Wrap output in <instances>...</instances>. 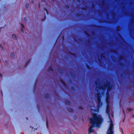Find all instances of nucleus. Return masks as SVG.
<instances>
[{
  "label": "nucleus",
  "mask_w": 134,
  "mask_h": 134,
  "mask_svg": "<svg viewBox=\"0 0 134 134\" xmlns=\"http://www.w3.org/2000/svg\"><path fill=\"white\" fill-rule=\"evenodd\" d=\"M92 118H90V123L92 125L89 129V134H97L94 131L93 128L94 127H99L103 121L102 118L100 115H97L94 113L92 114Z\"/></svg>",
  "instance_id": "obj_1"
},
{
  "label": "nucleus",
  "mask_w": 134,
  "mask_h": 134,
  "mask_svg": "<svg viewBox=\"0 0 134 134\" xmlns=\"http://www.w3.org/2000/svg\"><path fill=\"white\" fill-rule=\"evenodd\" d=\"M96 94L97 96V101L98 104L97 105V108L98 109H99L101 106L102 105V103L100 102V97L101 96L100 95L99 92L98 93H97Z\"/></svg>",
  "instance_id": "obj_2"
},
{
  "label": "nucleus",
  "mask_w": 134,
  "mask_h": 134,
  "mask_svg": "<svg viewBox=\"0 0 134 134\" xmlns=\"http://www.w3.org/2000/svg\"><path fill=\"white\" fill-rule=\"evenodd\" d=\"M21 31L23 32H24L23 30V28L24 27V25L23 24H21Z\"/></svg>",
  "instance_id": "obj_3"
},
{
  "label": "nucleus",
  "mask_w": 134,
  "mask_h": 134,
  "mask_svg": "<svg viewBox=\"0 0 134 134\" xmlns=\"http://www.w3.org/2000/svg\"><path fill=\"white\" fill-rule=\"evenodd\" d=\"M12 37L14 39H16V36L15 35L13 34L12 35Z\"/></svg>",
  "instance_id": "obj_4"
},
{
  "label": "nucleus",
  "mask_w": 134,
  "mask_h": 134,
  "mask_svg": "<svg viewBox=\"0 0 134 134\" xmlns=\"http://www.w3.org/2000/svg\"><path fill=\"white\" fill-rule=\"evenodd\" d=\"M15 54L14 53H12L10 54V56L12 58H13Z\"/></svg>",
  "instance_id": "obj_5"
},
{
  "label": "nucleus",
  "mask_w": 134,
  "mask_h": 134,
  "mask_svg": "<svg viewBox=\"0 0 134 134\" xmlns=\"http://www.w3.org/2000/svg\"><path fill=\"white\" fill-rule=\"evenodd\" d=\"M25 6L26 8H28V7L29 6V3H26L25 4Z\"/></svg>",
  "instance_id": "obj_6"
},
{
  "label": "nucleus",
  "mask_w": 134,
  "mask_h": 134,
  "mask_svg": "<svg viewBox=\"0 0 134 134\" xmlns=\"http://www.w3.org/2000/svg\"><path fill=\"white\" fill-rule=\"evenodd\" d=\"M107 134H113V132H108Z\"/></svg>",
  "instance_id": "obj_7"
},
{
  "label": "nucleus",
  "mask_w": 134,
  "mask_h": 134,
  "mask_svg": "<svg viewBox=\"0 0 134 134\" xmlns=\"http://www.w3.org/2000/svg\"><path fill=\"white\" fill-rule=\"evenodd\" d=\"M29 62H30V61L29 60L26 63V64H25V66H26L27 65V64L29 63Z\"/></svg>",
  "instance_id": "obj_8"
},
{
  "label": "nucleus",
  "mask_w": 134,
  "mask_h": 134,
  "mask_svg": "<svg viewBox=\"0 0 134 134\" xmlns=\"http://www.w3.org/2000/svg\"><path fill=\"white\" fill-rule=\"evenodd\" d=\"M52 70V68L51 67H50L49 68V71H50Z\"/></svg>",
  "instance_id": "obj_9"
},
{
  "label": "nucleus",
  "mask_w": 134,
  "mask_h": 134,
  "mask_svg": "<svg viewBox=\"0 0 134 134\" xmlns=\"http://www.w3.org/2000/svg\"><path fill=\"white\" fill-rule=\"evenodd\" d=\"M44 10L46 11L47 13V14H48V11H47V10L45 8H44Z\"/></svg>",
  "instance_id": "obj_10"
},
{
  "label": "nucleus",
  "mask_w": 134,
  "mask_h": 134,
  "mask_svg": "<svg viewBox=\"0 0 134 134\" xmlns=\"http://www.w3.org/2000/svg\"><path fill=\"white\" fill-rule=\"evenodd\" d=\"M0 47L1 48H3L1 44H0Z\"/></svg>",
  "instance_id": "obj_11"
},
{
  "label": "nucleus",
  "mask_w": 134,
  "mask_h": 134,
  "mask_svg": "<svg viewBox=\"0 0 134 134\" xmlns=\"http://www.w3.org/2000/svg\"><path fill=\"white\" fill-rule=\"evenodd\" d=\"M46 125H47V126H48V122L47 121V120Z\"/></svg>",
  "instance_id": "obj_12"
},
{
  "label": "nucleus",
  "mask_w": 134,
  "mask_h": 134,
  "mask_svg": "<svg viewBox=\"0 0 134 134\" xmlns=\"http://www.w3.org/2000/svg\"><path fill=\"white\" fill-rule=\"evenodd\" d=\"M68 132L69 133H71V131H68Z\"/></svg>",
  "instance_id": "obj_13"
},
{
  "label": "nucleus",
  "mask_w": 134,
  "mask_h": 134,
  "mask_svg": "<svg viewBox=\"0 0 134 134\" xmlns=\"http://www.w3.org/2000/svg\"><path fill=\"white\" fill-rule=\"evenodd\" d=\"M128 110L129 111H131V109H128Z\"/></svg>",
  "instance_id": "obj_14"
},
{
  "label": "nucleus",
  "mask_w": 134,
  "mask_h": 134,
  "mask_svg": "<svg viewBox=\"0 0 134 134\" xmlns=\"http://www.w3.org/2000/svg\"><path fill=\"white\" fill-rule=\"evenodd\" d=\"M45 19H42V21H43Z\"/></svg>",
  "instance_id": "obj_15"
},
{
  "label": "nucleus",
  "mask_w": 134,
  "mask_h": 134,
  "mask_svg": "<svg viewBox=\"0 0 134 134\" xmlns=\"http://www.w3.org/2000/svg\"><path fill=\"white\" fill-rule=\"evenodd\" d=\"M101 57H102V56H103V54H101Z\"/></svg>",
  "instance_id": "obj_16"
},
{
  "label": "nucleus",
  "mask_w": 134,
  "mask_h": 134,
  "mask_svg": "<svg viewBox=\"0 0 134 134\" xmlns=\"http://www.w3.org/2000/svg\"><path fill=\"white\" fill-rule=\"evenodd\" d=\"M0 76H1L2 77V76L1 75V74L0 73Z\"/></svg>",
  "instance_id": "obj_17"
},
{
  "label": "nucleus",
  "mask_w": 134,
  "mask_h": 134,
  "mask_svg": "<svg viewBox=\"0 0 134 134\" xmlns=\"http://www.w3.org/2000/svg\"><path fill=\"white\" fill-rule=\"evenodd\" d=\"M99 62H100V59H99Z\"/></svg>",
  "instance_id": "obj_18"
},
{
  "label": "nucleus",
  "mask_w": 134,
  "mask_h": 134,
  "mask_svg": "<svg viewBox=\"0 0 134 134\" xmlns=\"http://www.w3.org/2000/svg\"><path fill=\"white\" fill-rule=\"evenodd\" d=\"M131 134H134V133H131Z\"/></svg>",
  "instance_id": "obj_19"
},
{
  "label": "nucleus",
  "mask_w": 134,
  "mask_h": 134,
  "mask_svg": "<svg viewBox=\"0 0 134 134\" xmlns=\"http://www.w3.org/2000/svg\"><path fill=\"white\" fill-rule=\"evenodd\" d=\"M112 117H113V114H112Z\"/></svg>",
  "instance_id": "obj_20"
},
{
  "label": "nucleus",
  "mask_w": 134,
  "mask_h": 134,
  "mask_svg": "<svg viewBox=\"0 0 134 134\" xmlns=\"http://www.w3.org/2000/svg\"><path fill=\"white\" fill-rule=\"evenodd\" d=\"M123 111V113H124V114H125L124 111V110Z\"/></svg>",
  "instance_id": "obj_21"
},
{
  "label": "nucleus",
  "mask_w": 134,
  "mask_h": 134,
  "mask_svg": "<svg viewBox=\"0 0 134 134\" xmlns=\"http://www.w3.org/2000/svg\"><path fill=\"white\" fill-rule=\"evenodd\" d=\"M1 94H2V91H1Z\"/></svg>",
  "instance_id": "obj_22"
},
{
  "label": "nucleus",
  "mask_w": 134,
  "mask_h": 134,
  "mask_svg": "<svg viewBox=\"0 0 134 134\" xmlns=\"http://www.w3.org/2000/svg\"><path fill=\"white\" fill-rule=\"evenodd\" d=\"M67 102V101H66V100H65V102Z\"/></svg>",
  "instance_id": "obj_23"
},
{
  "label": "nucleus",
  "mask_w": 134,
  "mask_h": 134,
  "mask_svg": "<svg viewBox=\"0 0 134 134\" xmlns=\"http://www.w3.org/2000/svg\"><path fill=\"white\" fill-rule=\"evenodd\" d=\"M111 58H112V59H113V57H112H112H111Z\"/></svg>",
  "instance_id": "obj_24"
},
{
  "label": "nucleus",
  "mask_w": 134,
  "mask_h": 134,
  "mask_svg": "<svg viewBox=\"0 0 134 134\" xmlns=\"http://www.w3.org/2000/svg\"><path fill=\"white\" fill-rule=\"evenodd\" d=\"M39 7H40V4L39 5Z\"/></svg>",
  "instance_id": "obj_25"
}]
</instances>
